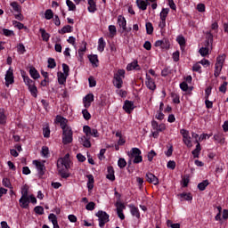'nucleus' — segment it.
Wrapping results in <instances>:
<instances>
[{"label": "nucleus", "instance_id": "nucleus-11", "mask_svg": "<svg viewBox=\"0 0 228 228\" xmlns=\"http://www.w3.org/2000/svg\"><path fill=\"white\" fill-rule=\"evenodd\" d=\"M56 122L60 124L61 129H67L69 127V120L61 116L56 117Z\"/></svg>", "mask_w": 228, "mask_h": 228}, {"label": "nucleus", "instance_id": "nucleus-58", "mask_svg": "<svg viewBox=\"0 0 228 228\" xmlns=\"http://www.w3.org/2000/svg\"><path fill=\"white\" fill-rule=\"evenodd\" d=\"M156 151L154 150H151L148 155H147V158H148V161L151 162L152 159H154L155 156H156Z\"/></svg>", "mask_w": 228, "mask_h": 228}, {"label": "nucleus", "instance_id": "nucleus-34", "mask_svg": "<svg viewBox=\"0 0 228 228\" xmlns=\"http://www.w3.org/2000/svg\"><path fill=\"white\" fill-rule=\"evenodd\" d=\"M208 186H209V180H204L198 184V189L200 191H204Z\"/></svg>", "mask_w": 228, "mask_h": 228}, {"label": "nucleus", "instance_id": "nucleus-64", "mask_svg": "<svg viewBox=\"0 0 228 228\" xmlns=\"http://www.w3.org/2000/svg\"><path fill=\"white\" fill-rule=\"evenodd\" d=\"M207 44H209V42H213V33L211 31H207Z\"/></svg>", "mask_w": 228, "mask_h": 228}, {"label": "nucleus", "instance_id": "nucleus-4", "mask_svg": "<svg viewBox=\"0 0 228 228\" xmlns=\"http://www.w3.org/2000/svg\"><path fill=\"white\" fill-rule=\"evenodd\" d=\"M96 216L99 218V226L101 228L110 222V215L102 210L98 211Z\"/></svg>", "mask_w": 228, "mask_h": 228}, {"label": "nucleus", "instance_id": "nucleus-9", "mask_svg": "<svg viewBox=\"0 0 228 228\" xmlns=\"http://www.w3.org/2000/svg\"><path fill=\"white\" fill-rule=\"evenodd\" d=\"M145 178L147 183H149L150 184H154V186H158V184H159V179L158 178V176H155L154 174L151 172L146 174Z\"/></svg>", "mask_w": 228, "mask_h": 228}, {"label": "nucleus", "instance_id": "nucleus-56", "mask_svg": "<svg viewBox=\"0 0 228 228\" xmlns=\"http://www.w3.org/2000/svg\"><path fill=\"white\" fill-rule=\"evenodd\" d=\"M176 41L178 42L179 45H186V39L183 36H178Z\"/></svg>", "mask_w": 228, "mask_h": 228}, {"label": "nucleus", "instance_id": "nucleus-13", "mask_svg": "<svg viewBox=\"0 0 228 228\" xmlns=\"http://www.w3.org/2000/svg\"><path fill=\"white\" fill-rule=\"evenodd\" d=\"M135 4L139 10H142V12H145V10H147V7L151 4V3L146 0H136Z\"/></svg>", "mask_w": 228, "mask_h": 228}, {"label": "nucleus", "instance_id": "nucleus-16", "mask_svg": "<svg viewBox=\"0 0 228 228\" xmlns=\"http://www.w3.org/2000/svg\"><path fill=\"white\" fill-rule=\"evenodd\" d=\"M118 24L119 28H122L123 31H127V21L124 16L119 15L118 17Z\"/></svg>", "mask_w": 228, "mask_h": 228}, {"label": "nucleus", "instance_id": "nucleus-51", "mask_svg": "<svg viewBox=\"0 0 228 228\" xmlns=\"http://www.w3.org/2000/svg\"><path fill=\"white\" fill-rule=\"evenodd\" d=\"M48 69H55L56 68V61L53 58L48 59Z\"/></svg>", "mask_w": 228, "mask_h": 228}, {"label": "nucleus", "instance_id": "nucleus-42", "mask_svg": "<svg viewBox=\"0 0 228 228\" xmlns=\"http://www.w3.org/2000/svg\"><path fill=\"white\" fill-rule=\"evenodd\" d=\"M43 135L45 138H49L51 136V128H49V126H45L43 127Z\"/></svg>", "mask_w": 228, "mask_h": 228}, {"label": "nucleus", "instance_id": "nucleus-30", "mask_svg": "<svg viewBox=\"0 0 228 228\" xmlns=\"http://www.w3.org/2000/svg\"><path fill=\"white\" fill-rule=\"evenodd\" d=\"M202 151V147H200V142H198L196 148L191 151L193 158H199L200 156V151Z\"/></svg>", "mask_w": 228, "mask_h": 228}, {"label": "nucleus", "instance_id": "nucleus-7", "mask_svg": "<svg viewBox=\"0 0 228 228\" xmlns=\"http://www.w3.org/2000/svg\"><path fill=\"white\" fill-rule=\"evenodd\" d=\"M134 108H136L134 106V102L133 101H129V100H126L124 102L123 104V110L124 111H126L128 115H131L133 113V111H134Z\"/></svg>", "mask_w": 228, "mask_h": 228}, {"label": "nucleus", "instance_id": "nucleus-53", "mask_svg": "<svg viewBox=\"0 0 228 228\" xmlns=\"http://www.w3.org/2000/svg\"><path fill=\"white\" fill-rule=\"evenodd\" d=\"M82 114H83L85 120H90V118H92V115L86 109L82 110Z\"/></svg>", "mask_w": 228, "mask_h": 228}, {"label": "nucleus", "instance_id": "nucleus-15", "mask_svg": "<svg viewBox=\"0 0 228 228\" xmlns=\"http://www.w3.org/2000/svg\"><path fill=\"white\" fill-rule=\"evenodd\" d=\"M85 108H90L92 106V102H94V94H88L83 99Z\"/></svg>", "mask_w": 228, "mask_h": 228}, {"label": "nucleus", "instance_id": "nucleus-54", "mask_svg": "<svg viewBox=\"0 0 228 228\" xmlns=\"http://www.w3.org/2000/svg\"><path fill=\"white\" fill-rule=\"evenodd\" d=\"M224 61H225V57L224 55H219L216 58V65H221L224 67Z\"/></svg>", "mask_w": 228, "mask_h": 228}, {"label": "nucleus", "instance_id": "nucleus-38", "mask_svg": "<svg viewBox=\"0 0 228 228\" xmlns=\"http://www.w3.org/2000/svg\"><path fill=\"white\" fill-rule=\"evenodd\" d=\"M3 186L5 188H9L10 190H13V186L12 185V182H10V178H4L2 181Z\"/></svg>", "mask_w": 228, "mask_h": 228}, {"label": "nucleus", "instance_id": "nucleus-35", "mask_svg": "<svg viewBox=\"0 0 228 228\" xmlns=\"http://www.w3.org/2000/svg\"><path fill=\"white\" fill-rule=\"evenodd\" d=\"M39 33H41L44 42H49V38H51V35L49 33H47L44 28H40Z\"/></svg>", "mask_w": 228, "mask_h": 228}, {"label": "nucleus", "instance_id": "nucleus-20", "mask_svg": "<svg viewBox=\"0 0 228 228\" xmlns=\"http://www.w3.org/2000/svg\"><path fill=\"white\" fill-rule=\"evenodd\" d=\"M142 154V151L139 148H132L130 152L128 153V157L130 159H134L136 157Z\"/></svg>", "mask_w": 228, "mask_h": 228}, {"label": "nucleus", "instance_id": "nucleus-28", "mask_svg": "<svg viewBox=\"0 0 228 228\" xmlns=\"http://www.w3.org/2000/svg\"><path fill=\"white\" fill-rule=\"evenodd\" d=\"M7 119L8 117L4 112V109H0V126H4V124H6Z\"/></svg>", "mask_w": 228, "mask_h": 228}, {"label": "nucleus", "instance_id": "nucleus-1", "mask_svg": "<svg viewBox=\"0 0 228 228\" xmlns=\"http://www.w3.org/2000/svg\"><path fill=\"white\" fill-rule=\"evenodd\" d=\"M21 77H23L25 85L28 86V92H30L32 97L37 99L38 88H37V86H35V81L27 76L26 71L21 72Z\"/></svg>", "mask_w": 228, "mask_h": 228}, {"label": "nucleus", "instance_id": "nucleus-12", "mask_svg": "<svg viewBox=\"0 0 228 228\" xmlns=\"http://www.w3.org/2000/svg\"><path fill=\"white\" fill-rule=\"evenodd\" d=\"M112 84L116 88L120 90L124 85V80H122V77H118V75H114Z\"/></svg>", "mask_w": 228, "mask_h": 228}, {"label": "nucleus", "instance_id": "nucleus-57", "mask_svg": "<svg viewBox=\"0 0 228 228\" xmlns=\"http://www.w3.org/2000/svg\"><path fill=\"white\" fill-rule=\"evenodd\" d=\"M227 81H224L219 87V92H221L222 94H225V92H227Z\"/></svg>", "mask_w": 228, "mask_h": 228}, {"label": "nucleus", "instance_id": "nucleus-23", "mask_svg": "<svg viewBox=\"0 0 228 228\" xmlns=\"http://www.w3.org/2000/svg\"><path fill=\"white\" fill-rule=\"evenodd\" d=\"M128 208H130V213L132 216H135V218H140V210L136 206L130 204L128 205Z\"/></svg>", "mask_w": 228, "mask_h": 228}, {"label": "nucleus", "instance_id": "nucleus-27", "mask_svg": "<svg viewBox=\"0 0 228 228\" xmlns=\"http://www.w3.org/2000/svg\"><path fill=\"white\" fill-rule=\"evenodd\" d=\"M57 77L59 85H63L64 83H67V77H69V76L64 75L63 72L60 71L57 73Z\"/></svg>", "mask_w": 228, "mask_h": 228}, {"label": "nucleus", "instance_id": "nucleus-49", "mask_svg": "<svg viewBox=\"0 0 228 228\" xmlns=\"http://www.w3.org/2000/svg\"><path fill=\"white\" fill-rule=\"evenodd\" d=\"M109 31H110V37L113 38V37L117 35V27H115V25H110Z\"/></svg>", "mask_w": 228, "mask_h": 228}, {"label": "nucleus", "instance_id": "nucleus-14", "mask_svg": "<svg viewBox=\"0 0 228 228\" xmlns=\"http://www.w3.org/2000/svg\"><path fill=\"white\" fill-rule=\"evenodd\" d=\"M20 208L23 209H28L29 208V196H21L19 200Z\"/></svg>", "mask_w": 228, "mask_h": 228}, {"label": "nucleus", "instance_id": "nucleus-22", "mask_svg": "<svg viewBox=\"0 0 228 228\" xmlns=\"http://www.w3.org/2000/svg\"><path fill=\"white\" fill-rule=\"evenodd\" d=\"M156 47H162V49H168L170 47V44H168V40H158L155 42Z\"/></svg>", "mask_w": 228, "mask_h": 228}, {"label": "nucleus", "instance_id": "nucleus-52", "mask_svg": "<svg viewBox=\"0 0 228 228\" xmlns=\"http://www.w3.org/2000/svg\"><path fill=\"white\" fill-rule=\"evenodd\" d=\"M48 220H50V222H52L53 225L54 224H58V217L54 214H50L48 216Z\"/></svg>", "mask_w": 228, "mask_h": 228}, {"label": "nucleus", "instance_id": "nucleus-6", "mask_svg": "<svg viewBox=\"0 0 228 228\" xmlns=\"http://www.w3.org/2000/svg\"><path fill=\"white\" fill-rule=\"evenodd\" d=\"M83 131L86 134V136H94V138H99V131L97 128H92L89 126H83Z\"/></svg>", "mask_w": 228, "mask_h": 228}, {"label": "nucleus", "instance_id": "nucleus-40", "mask_svg": "<svg viewBox=\"0 0 228 228\" xmlns=\"http://www.w3.org/2000/svg\"><path fill=\"white\" fill-rule=\"evenodd\" d=\"M29 186L28 184H25L21 187V197H29Z\"/></svg>", "mask_w": 228, "mask_h": 228}, {"label": "nucleus", "instance_id": "nucleus-3", "mask_svg": "<svg viewBox=\"0 0 228 228\" xmlns=\"http://www.w3.org/2000/svg\"><path fill=\"white\" fill-rule=\"evenodd\" d=\"M60 165L61 167H65L66 170H69L72 166V160H70V154L67 153L63 158H61L57 161V167L60 168Z\"/></svg>", "mask_w": 228, "mask_h": 228}, {"label": "nucleus", "instance_id": "nucleus-46", "mask_svg": "<svg viewBox=\"0 0 228 228\" xmlns=\"http://www.w3.org/2000/svg\"><path fill=\"white\" fill-rule=\"evenodd\" d=\"M214 140L215 142H218V143H224L225 139L224 138L222 134H214Z\"/></svg>", "mask_w": 228, "mask_h": 228}, {"label": "nucleus", "instance_id": "nucleus-36", "mask_svg": "<svg viewBox=\"0 0 228 228\" xmlns=\"http://www.w3.org/2000/svg\"><path fill=\"white\" fill-rule=\"evenodd\" d=\"M222 69H224V66L220 64H215V70H214V76L215 77H218L222 72Z\"/></svg>", "mask_w": 228, "mask_h": 228}, {"label": "nucleus", "instance_id": "nucleus-45", "mask_svg": "<svg viewBox=\"0 0 228 228\" xmlns=\"http://www.w3.org/2000/svg\"><path fill=\"white\" fill-rule=\"evenodd\" d=\"M126 166H127V162L126 161V159L119 158V159L118 160V167L122 169V168H126Z\"/></svg>", "mask_w": 228, "mask_h": 228}, {"label": "nucleus", "instance_id": "nucleus-59", "mask_svg": "<svg viewBox=\"0 0 228 228\" xmlns=\"http://www.w3.org/2000/svg\"><path fill=\"white\" fill-rule=\"evenodd\" d=\"M116 207L117 211H124V209H126V205L120 201L116 202Z\"/></svg>", "mask_w": 228, "mask_h": 228}, {"label": "nucleus", "instance_id": "nucleus-31", "mask_svg": "<svg viewBox=\"0 0 228 228\" xmlns=\"http://www.w3.org/2000/svg\"><path fill=\"white\" fill-rule=\"evenodd\" d=\"M106 47V41H104L103 37H100L98 40V51L100 53L104 52V48Z\"/></svg>", "mask_w": 228, "mask_h": 228}, {"label": "nucleus", "instance_id": "nucleus-18", "mask_svg": "<svg viewBox=\"0 0 228 228\" xmlns=\"http://www.w3.org/2000/svg\"><path fill=\"white\" fill-rule=\"evenodd\" d=\"M142 68L138 64V61H134L131 63H128L126 66V70L131 71V70H141Z\"/></svg>", "mask_w": 228, "mask_h": 228}, {"label": "nucleus", "instance_id": "nucleus-5", "mask_svg": "<svg viewBox=\"0 0 228 228\" xmlns=\"http://www.w3.org/2000/svg\"><path fill=\"white\" fill-rule=\"evenodd\" d=\"M180 134H182L183 142L186 147H193V144L191 143V137L190 136V131L186 129H181Z\"/></svg>", "mask_w": 228, "mask_h": 228}, {"label": "nucleus", "instance_id": "nucleus-48", "mask_svg": "<svg viewBox=\"0 0 228 228\" xmlns=\"http://www.w3.org/2000/svg\"><path fill=\"white\" fill-rule=\"evenodd\" d=\"M167 227H171V228H181V224L179 223L174 224V222H172V220H167Z\"/></svg>", "mask_w": 228, "mask_h": 228}, {"label": "nucleus", "instance_id": "nucleus-2", "mask_svg": "<svg viewBox=\"0 0 228 228\" xmlns=\"http://www.w3.org/2000/svg\"><path fill=\"white\" fill-rule=\"evenodd\" d=\"M151 127L154 131H151V136L154 138H159V133H163L165 129H167V126L165 124H159L156 120L151 121Z\"/></svg>", "mask_w": 228, "mask_h": 228}, {"label": "nucleus", "instance_id": "nucleus-10", "mask_svg": "<svg viewBox=\"0 0 228 228\" xmlns=\"http://www.w3.org/2000/svg\"><path fill=\"white\" fill-rule=\"evenodd\" d=\"M5 83H6V86H8V85H13V83H15L14 77H13V69H12V68H10L6 71Z\"/></svg>", "mask_w": 228, "mask_h": 228}, {"label": "nucleus", "instance_id": "nucleus-63", "mask_svg": "<svg viewBox=\"0 0 228 228\" xmlns=\"http://www.w3.org/2000/svg\"><path fill=\"white\" fill-rule=\"evenodd\" d=\"M142 161H143V157L142 156V154H139V156L134 159L133 163L138 165V163H142Z\"/></svg>", "mask_w": 228, "mask_h": 228}, {"label": "nucleus", "instance_id": "nucleus-19", "mask_svg": "<svg viewBox=\"0 0 228 228\" xmlns=\"http://www.w3.org/2000/svg\"><path fill=\"white\" fill-rule=\"evenodd\" d=\"M107 172H108L106 175L107 179H109V181H111V182L115 181V169L113 168V166H109L107 167Z\"/></svg>", "mask_w": 228, "mask_h": 228}, {"label": "nucleus", "instance_id": "nucleus-21", "mask_svg": "<svg viewBox=\"0 0 228 228\" xmlns=\"http://www.w3.org/2000/svg\"><path fill=\"white\" fill-rule=\"evenodd\" d=\"M80 142L86 149H90L92 147V142H90V137L87 135H84L80 139Z\"/></svg>", "mask_w": 228, "mask_h": 228}, {"label": "nucleus", "instance_id": "nucleus-39", "mask_svg": "<svg viewBox=\"0 0 228 228\" xmlns=\"http://www.w3.org/2000/svg\"><path fill=\"white\" fill-rule=\"evenodd\" d=\"M145 27L147 35H152L154 33V27L151 22H146Z\"/></svg>", "mask_w": 228, "mask_h": 228}, {"label": "nucleus", "instance_id": "nucleus-44", "mask_svg": "<svg viewBox=\"0 0 228 228\" xmlns=\"http://www.w3.org/2000/svg\"><path fill=\"white\" fill-rule=\"evenodd\" d=\"M53 17H54V12H53V10L48 9L45 11V18L46 19V20H51V19H53Z\"/></svg>", "mask_w": 228, "mask_h": 228}, {"label": "nucleus", "instance_id": "nucleus-50", "mask_svg": "<svg viewBox=\"0 0 228 228\" xmlns=\"http://www.w3.org/2000/svg\"><path fill=\"white\" fill-rule=\"evenodd\" d=\"M200 54L201 56H208V54H209V48L208 47H201L199 51Z\"/></svg>", "mask_w": 228, "mask_h": 228}, {"label": "nucleus", "instance_id": "nucleus-60", "mask_svg": "<svg viewBox=\"0 0 228 228\" xmlns=\"http://www.w3.org/2000/svg\"><path fill=\"white\" fill-rule=\"evenodd\" d=\"M42 156H44V158L49 157V147H47V146L42 147Z\"/></svg>", "mask_w": 228, "mask_h": 228}, {"label": "nucleus", "instance_id": "nucleus-61", "mask_svg": "<svg viewBox=\"0 0 228 228\" xmlns=\"http://www.w3.org/2000/svg\"><path fill=\"white\" fill-rule=\"evenodd\" d=\"M86 209H87V211H94V209H95V202L94 201L89 202L86 206Z\"/></svg>", "mask_w": 228, "mask_h": 228}, {"label": "nucleus", "instance_id": "nucleus-25", "mask_svg": "<svg viewBox=\"0 0 228 228\" xmlns=\"http://www.w3.org/2000/svg\"><path fill=\"white\" fill-rule=\"evenodd\" d=\"M29 75L32 79H40V73H38V70L35 67H30Z\"/></svg>", "mask_w": 228, "mask_h": 228}, {"label": "nucleus", "instance_id": "nucleus-29", "mask_svg": "<svg viewBox=\"0 0 228 228\" xmlns=\"http://www.w3.org/2000/svg\"><path fill=\"white\" fill-rule=\"evenodd\" d=\"M169 12H170L169 8H162L159 13L160 20H167V17H168Z\"/></svg>", "mask_w": 228, "mask_h": 228}, {"label": "nucleus", "instance_id": "nucleus-17", "mask_svg": "<svg viewBox=\"0 0 228 228\" xmlns=\"http://www.w3.org/2000/svg\"><path fill=\"white\" fill-rule=\"evenodd\" d=\"M146 86L149 88V90H156V83H154V80L149 76V74H146Z\"/></svg>", "mask_w": 228, "mask_h": 228}, {"label": "nucleus", "instance_id": "nucleus-24", "mask_svg": "<svg viewBox=\"0 0 228 228\" xmlns=\"http://www.w3.org/2000/svg\"><path fill=\"white\" fill-rule=\"evenodd\" d=\"M87 4H88V7H87L88 12H90V13H95V12L97 11V4H95V1L88 0Z\"/></svg>", "mask_w": 228, "mask_h": 228}, {"label": "nucleus", "instance_id": "nucleus-41", "mask_svg": "<svg viewBox=\"0 0 228 228\" xmlns=\"http://www.w3.org/2000/svg\"><path fill=\"white\" fill-rule=\"evenodd\" d=\"M0 33H2V35H4V37H13V35H15V32H13V30L8 28H3Z\"/></svg>", "mask_w": 228, "mask_h": 228}, {"label": "nucleus", "instance_id": "nucleus-26", "mask_svg": "<svg viewBox=\"0 0 228 228\" xmlns=\"http://www.w3.org/2000/svg\"><path fill=\"white\" fill-rule=\"evenodd\" d=\"M88 59L93 67H99V57L96 54L89 55Z\"/></svg>", "mask_w": 228, "mask_h": 228}, {"label": "nucleus", "instance_id": "nucleus-47", "mask_svg": "<svg viewBox=\"0 0 228 228\" xmlns=\"http://www.w3.org/2000/svg\"><path fill=\"white\" fill-rule=\"evenodd\" d=\"M66 4L69 12H74V10H76V4H74L73 1L66 0Z\"/></svg>", "mask_w": 228, "mask_h": 228}, {"label": "nucleus", "instance_id": "nucleus-62", "mask_svg": "<svg viewBox=\"0 0 228 228\" xmlns=\"http://www.w3.org/2000/svg\"><path fill=\"white\" fill-rule=\"evenodd\" d=\"M62 70H63L64 75L69 76V72H70V68L69 67V65L63 63L62 64Z\"/></svg>", "mask_w": 228, "mask_h": 228}, {"label": "nucleus", "instance_id": "nucleus-43", "mask_svg": "<svg viewBox=\"0 0 228 228\" xmlns=\"http://www.w3.org/2000/svg\"><path fill=\"white\" fill-rule=\"evenodd\" d=\"M11 6L17 13H20V12H22V10L20 9V5H19V3L17 2H12Z\"/></svg>", "mask_w": 228, "mask_h": 228}, {"label": "nucleus", "instance_id": "nucleus-33", "mask_svg": "<svg viewBox=\"0 0 228 228\" xmlns=\"http://www.w3.org/2000/svg\"><path fill=\"white\" fill-rule=\"evenodd\" d=\"M73 134H66L62 135V143L64 145H69V143H72V138Z\"/></svg>", "mask_w": 228, "mask_h": 228}, {"label": "nucleus", "instance_id": "nucleus-32", "mask_svg": "<svg viewBox=\"0 0 228 228\" xmlns=\"http://www.w3.org/2000/svg\"><path fill=\"white\" fill-rule=\"evenodd\" d=\"M72 26L66 25L61 29H59L58 33H60L61 35H65V33H72Z\"/></svg>", "mask_w": 228, "mask_h": 228}, {"label": "nucleus", "instance_id": "nucleus-55", "mask_svg": "<svg viewBox=\"0 0 228 228\" xmlns=\"http://www.w3.org/2000/svg\"><path fill=\"white\" fill-rule=\"evenodd\" d=\"M34 211L37 215H44V207L37 206L34 208Z\"/></svg>", "mask_w": 228, "mask_h": 228}, {"label": "nucleus", "instance_id": "nucleus-37", "mask_svg": "<svg viewBox=\"0 0 228 228\" xmlns=\"http://www.w3.org/2000/svg\"><path fill=\"white\" fill-rule=\"evenodd\" d=\"M179 197L181 199H183L184 200H193V196L190 192H183L179 194Z\"/></svg>", "mask_w": 228, "mask_h": 228}, {"label": "nucleus", "instance_id": "nucleus-8", "mask_svg": "<svg viewBox=\"0 0 228 228\" xmlns=\"http://www.w3.org/2000/svg\"><path fill=\"white\" fill-rule=\"evenodd\" d=\"M33 165L36 166L39 177H43L45 174V165L38 160H33Z\"/></svg>", "mask_w": 228, "mask_h": 228}]
</instances>
